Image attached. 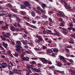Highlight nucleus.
Wrapping results in <instances>:
<instances>
[{
  "instance_id": "obj_1",
  "label": "nucleus",
  "mask_w": 75,
  "mask_h": 75,
  "mask_svg": "<svg viewBox=\"0 0 75 75\" xmlns=\"http://www.w3.org/2000/svg\"><path fill=\"white\" fill-rule=\"evenodd\" d=\"M16 44L18 45L16 46V51H18V52H21V43L20 42V41H16Z\"/></svg>"
},
{
  "instance_id": "obj_2",
  "label": "nucleus",
  "mask_w": 75,
  "mask_h": 75,
  "mask_svg": "<svg viewBox=\"0 0 75 75\" xmlns=\"http://www.w3.org/2000/svg\"><path fill=\"white\" fill-rule=\"evenodd\" d=\"M57 16H59L60 17H62L63 18H68V16H66L64 14V13L62 12H61V11H59V13L57 14Z\"/></svg>"
},
{
  "instance_id": "obj_3",
  "label": "nucleus",
  "mask_w": 75,
  "mask_h": 75,
  "mask_svg": "<svg viewBox=\"0 0 75 75\" xmlns=\"http://www.w3.org/2000/svg\"><path fill=\"white\" fill-rule=\"evenodd\" d=\"M30 67L31 69H32V71H34L37 72H41L40 68H38V69L35 68H33V67H34V66L33 65L30 64Z\"/></svg>"
},
{
  "instance_id": "obj_4",
  "label": "nucleus",
  "mask_w": 75,
  "mask_h": 75,
  "mask_svg": "<svg viewBox=\"0 0 75 75\" xmlns=\"http://www.w3.org/2000/svg\"><path fill=\"white\" fill-rule=\"evenodd\" d=\"M0 65H1L2 68H6L7 67V64L5 62L2 63H1L0 62Z\"/></svg>"
},
{
  "instance_id": "obj_5",
  "label": "nucleus",
  "mask_w": 75,
  "mask_h": 75,
  "mask_svg": "<svg viewBox=\"0 0 75 75\" xmlns=\"http://www.w3.org/2000/svg\"><path fill=\"white\" fill-rule=\"evenodd\" d=\"M40 59L43 62V64H47L48 61L45 59V58H40Z\"/></svg>"
},
{
  "instance_id": "obj_6",
  "label": "nucleus",
  "mask_w": 75,
  "mask_h": 75,
  "mask_svg": "<svg viewBox=\"0 0 75 75\" xmlns=\"http://www.w3.org/2000/svg\"><path fill=\"white\" fill-rule=\"evenodd\" d=\"M62 33L63 34H64L65 35H67L68 34V32L67 30L63 28L62 30Z\"/></svg>"
},
{
  "instance_id": "obj_7",
  "label": "nucleus",
  "mask_w": 75,
  "mask_h": 75,
  "mask_svg": "<svg viewBox=\"0 0 75 75\" xmlns=\"http://www.w3.org/2000/svg\"><path fill=\"white\" fill-rule=\"evenodd\" d=\"M54 31L55 32V33H54V35H57L58 37H59L60 36V33L59 32L57 31V30L56 29H54Z\"/></svg>"
},
{
  "instance_id": "obj_8",
  "label": "nucleus",
  "mask_w": 75,
  "mask_h": 75,
  "mask_svg": "<svg viewBox=\"0 0 75 75\" xmlns=\"http://www.w3.org/2000/svg\"><path fill=\"white\" fill-rule=\"evenodd\" d=\"M23 61H28L29 60V57H23L22 58Z\"/></svg>"
},
{
  "instance_id": "obj_9",
  "label": "nucleus",
  "mask_w": 75,
  "mask_h": 75,
  "mask_svg": "<svg viewBox=\"0 0 75 75\" xmlns=\"http://www.w3.org/2000/svg\"><path fill=\"white\" fill-rule=\"evenodd\" d=\"M36 37V38H38L39 40H40V41H42L43 40V38L41 37V36H39L38 35H37Z\"/></svg>"
},
{
  "instance_id": "obj_10",
  "label": "nucleus",
  "mask_w": 75,
  "mask_h": 75,
  "mask_svg": "<svg viewBox=\"0 0 75 75\" xmlns=\"http://www.w3.org/2000/svg\"><path fill=\"white\" fill-rule=\"evenodd\" d=\"M25 6H31V4L28 1H24L23 2Z\"/></svg>"
},
{
  "instance_id": "obj_11",
  "label": "nucleus",
  "mask_w": 75,
  "mask_h": 75,
  "mask_svg": "<svg viewBox=\"0 0 75 75\" xmlns=\"http://www.w3.org/2000/svg\"><path fill=\"white\" fill-rule=\"evenodd\" d=\"M73 24L71 23L69 25V27H68L67 28L68 30H69V31H71V29H72V28H73Z\"/></svg>"
},
{
  "instance_id": "obj_12",
  "label": "nucleus",
  "mask_w": 75,
  "mask_h": 75,
  "mask_svg": "<svg viewBox=\"0 0 75 75\" xmlns=\"http://www.w3.org/2000/svg\"><path fill=\"white\" fill-rule=\"evenodd\" d=\"M2 43L3 47L7 49V47H8V44L7 43H5V42H3Z\"/></svg>"
},
{
  "instance_id": "obj_13",
  "label": "nucleus",
  "mask_w": 75,
  "mask_h": 75,
  "mask_svg": "<svg viewBox=\"0 0 75 75\" xmlns=\"http://www.w3.org/2000/svg\"><path fill=\"white\" fill-rule=\"evenodd\" d=\"M26 67L28 68V71H29V72H30V73H32V71L30 69L31 68V67H30V64H28L26 65Z\"/></svg>"
},
{
  "instance_id": "obj_14",
  "label": "nucleus",
  "mask_w": 75,
  "mask_h": 75,
  "mask_svg": "<svg viewBox=\"0 0 75 75\" xmlns=\"http://www.w3.org/2000/svg\"><path fill=\"white\" fill-rule=\"evenodd\" d=\"M67 3H65V7L66 8V9H68V8L69 9H70L71 8V7L69 5H68L67 6Z\"/></svg>"
},
{
  "instance_id": "obj_15",
  "label": "nucleus",
  "mask_w": 75,
  "mask_h": 75,
  "mask_svg": "<svg viewBox=\"0 0 75 75\" xmlns=\"http://www.w3.org/2000/svg\"><path fill=\"white\" fill-rule=\"evenodd\" d=\"M41 6H42V8H43V9H44H44H45V8L46 7H47V5H46V4H45L42 3Z\"/></svg>"
},
{
  "instance_id": "obj_16",
  "label": "nucleus",
  "mask_w": 75,
  "mask_h": 75,
  "mask_svg": "<svg viewBox=\"0 0 75 75\" xmlns=\"http://www.w3.org/2000/svg\"><path fill=\"white\" fill-rule=\"evenodd\" d=\"M20 6L21 8V9H24V8H25V7H26V6H25L24 4L21 5Z\"/></svg>"
},
{
  "instance_id": "obj_17",
  "label": "nucleus",
  "mask_w": 75,
  "mask_h": 75,
  "mask_svg": "<svg viewBox=\"0 0 75 75\" xmlns=\"http://www.w3.org/2000/svg\"><path fill=\"white\" fill-rule=\"evenodd\" d=\"M70 41H69V43L70 44H74V40L73 39H70Z\"/></svg>"
},
{
  "instance_id": "obj_18",
  "label": "nucleus",
  "mask_w": 75,
  "mask_h": 75,
  "mask_svg": "<svg viewBox=\"0 0 75 75\" xmlns=\"http://www.w3.org/2000/svg\"><path fill=\"white\" fill-rule=\"evenodd\" d=\"M7 6L9 8H13V6L11 5V4L10 3L8 4Z\"/></svg>"
},
{
  "instance_id": "obj_19",
  "label": "nucleus",
  "mask_w": 75,
  "mask_h": 75,
  "mask_svg": "<svg viewBox=\"0 0 75 75\" xmlns=\"http://www.w3.org/2000/svg\"><path fill=\"white\" fill-rule=\"evenodd\" d=\"M31 15L33 17H35V13L34 11L31 12Z\"/></svg>"
},
{
  "instance_id": "obj_20",
  "label": "nucleus",
  "mask_w": 75,
  "mask_h": 75,
  "mask_svg": "<svg viewBox=\"0 0 75 75\" xmlns=\"http://www.w3.org/2000/svg\"><path fill=\"white\" fill-rule=\"evenodd\" d=\"M57 66L59 67H62V63L60 62H58L57 63Z\"/></svg>"
},
{
  "instance_id": "obj_21",
  "label": "nucleus",
  "mask_w": 75,
  "mask_h": 75,
  "mask_svg": "<svg viewBox=\"0 0 75 75\" xmlns=\"http://www.w3.org/2000/svg\"><path fill=\"white\" fill-rule=\"evenodd\" d=\"M29 27H31L32 28H35V29H37V26L32 25H30L29 26Z\"/></svg>"
},
{
  "instance_id": "obj_22",
  "label": "nucleus",
  "mask_w": 75,
  "mask_h": 75,
  "mask_svg": "<svg viewBox=\"0 0 75 75\" xmlns=\"http://www.w3.org/2000/svg\"><path fill=\"white\" fill-rule=\"evenodd\" d=\"M47 52L48 54H50V53L52 52V50L49 49L47 50Z\"/></svg>"
},
{
  "instance_id": "obj_23",
  "label": "nucleus",
  "mask_w": 75,
  "mask_h": 75,
  "mask_svg": "<svg viewBox=\"0 0 75 75\" xmlns=\"http://www.w3.org/2000/svg\"><path fill=\"white\" fill-rule=\"evenodd\" d=\"M11 28H10V30L11 31H14V30H15L14 28L15 27H14L13 25H11Z\"/></svg>"
},
{
  "instance_id": "obj_24",
  "label": "nucleus",
  "mask_w": 75,
  "mask_h": 75,
  "mask_svg": "<svg viewBox=\"0 0 75 75\" xmlns=\"http://www.w3.org/2000/svg\"><path fill=\"white\" fill-rule=\"evenodd\" d=\"M64 65L67 66V65H71V63H70L68 62H67L66 63H64Z\"/></svg>"
},
{
  "instance_id": "obj_25",
  "label": "nucleus",
  "mask_w": 75,
  "mask_h": 75,
  "mask_svg": "<svg viewBox=\"0 0 75 75\" xmlns=\"http://www.w3.org/2000/svg\"><path fill=\"white\" fill-rule=\"evenodd\" d=\"M70 71L71 72V75H75V70L73 71L71 69L70 70Z\"/></svg>"
},
{
  "instance_id": "obj_26",
  "label": "nucleus",
  "mask_w": 75,
  "mask_h": 75,
  "mask_svg": "<svg viewBox=\"0 0 75 75\" xmlns=\"http://www.w3.org/2000/svg\"><path fill=\"white\" fill-rule=\"evenodd\" d=\"M42 14V18H47V16H46L44 14Z\"/></svg>"
},
{
  "instance_id": "obj_27",
  "label": "nucleus",
  "mask_w": 75,
  "mask_h": 75,
  "mask_svg": "<svg viewBox=\"0 0 75 75\" xmlns=\"http://www.w3.org/2000/svg\"><path fill=\"white\" fill-rule=\"evenodd\" d=\"M26 75H29L30 74V71H29V70H26Z\"/></svg>"
},
{
  "instance_id": "obj_28",
  "label": "nucleus",
  "mask_w": 75,
  "mask_h": 75,
  "mask_svg": "<svg viewBox=\"0 0 75 75\" xmlns=\"http://www.w3.org/2000/svg\"><path fill=\"white\" fill-rule=\"evenodd\" d=\"M64 23H65V22L63 21L60 23V26H61V27H65V25L64 24Z\"/></svg>"
},
{
  "instance_id": "obj_29",
  "label": "nucleus",
  "mask_w": 75,
  "mask_h": 75,
  "mask_svg": "<svg viewBox=\"0 0 75 75\" xmlns=\"http://www.w3.org/2000/svg\"><path fill=\"white\" fill-rule=\"evenodd\" d=\"M59 59L61 60H65V57L62 56H60Z\"/></svg>"
},
{
  "instance_id": "obj_30",
  "label": "nucleus",
  "mask_w": 75,
  "mask_h": 75,
  "mask_svg": "<svg viewBox=\"0 0 75 75\" xmlns=\"http://www.w3.org/2000/svg\"><path fill=\"white\" fill-rule=\"evenodd\" d=\"M1 38L3 41H4V40H6V38L4 36L3 37L2 36H1Z\"/></svg>"
},
{
  "instance_id": "obj_31",
  "label": "nucleus",
  "mask_w": 75,
  "mask_h": 75,
  "mask_svg": "<svg viewBox=\"0 0 75 75\" xmlns=\"http://www.w3.org/2000/svg\"><path fill=\"white\" fill-rule=\"evenodd\" d=\"M52 50L54 52H58V49L54 48V49H53Z\"/></svg>"
},
{
  "instance_id": "obj_32",
  "label": "nucleus",
  "mask_w": 75,
  "mask_h": 75,
  "mask_svg": "<svg viewBox=\"0 0 75 75\" xmlns=\"http://www.w3.org/2000/svg\"><path fill=\"white\" fill-rule=\"evenodd\" d=\"M53 72L54 74H55V75H57V72H59V70H54V71Z\"/></svg>"
},
{
  "instance_id": "obj_33",
  "label": "nucleus",
  "mask_w": 75,
  "mask_h": 75,
  "mask_svg": "<svg viewBox=\"0 0 75 75\" xmlns=\"http://www.w3.org/2000/svg\"><path fill=\"white\" fill-rule=\"evenodd\" d=\"M16 19L17 20H18V22H19V23H21V19L20 18L18 17H17L16 18Z\"/></svg>"
},
{
  "instance_id": "obj_34",
  "label": "nucleus",
  "mask_w": 75,
  "mask_h": 75,
  "mask_svg": "<svg viewBox=\"0 0 75 75\" xmlns=\"http://www.w3.org/2000/svg\"><path fill=\"white\" fill-rule=\"evenodd\" d=\"M18 71V70L17 69H13V72L14 74H16V72H17V71Z\"/></svg>"
},
{
  "instance_id": "obj_35",
  "label": "nucleus",
  "mask_w": 75,
  "mask_h": 75,
  "mask_svg": "<svg viewBox=\"0 0 75 75\" xmlns=\"http://www.w3.org/2000/svg\"><path fill=\"white\" fill-rule=\"evenodd\" d=\"M37 9L39 10V11H40L41 10V7L39 6H37Z\"/></svg>"
},
{
  "instance_id": "obj_36",
  "label": "nucleus",
  "mask_w": 75,
  "mask_h": 75,
  "mask_svg": "<svg viewBox=\"0 0 75 75\" xmlns=\"http://www.w3.org/2000/svg\"><path fill=\"white\" fill-rule=\"evenodd\" d=\"M13 55L16 57H18V54L17 52H15V54H13Z\"/></svg>"
},
{
  "instance_id": "obj_37",
  "label": "nucleus",
  "mask_w": 75,
  "mask_h": 75,
  "mask_svg": "<svg viewBox=\"0 0 75 75\" xmlns=\"http://www.w3.org/2000/svg\"><path fill=\"white\" fill-rule=\"evenodd\" d=\"M65 51H66V52H69V49L67 48H65Z\"/></svg>"
},
{
  "instance_id": "obj_38",
  "label": "nucleus",
  "mask_w": 75,
  "mask_h": 75,
  "mask_svg": "<svg viewBox=\"0 0 75 75\" xmlns=\"http://www.w3.org/2000/svg\"><path fill=\"white\" fill-rule=\"evenodd\" d=\"M59 73H60V74H64V71H60L59 70Z\"/></svg>"
},
{
  "instance_id": "obj_39",
  "label": "nucleus",
  "mask_w": 75,
  "mask_h": 75,
  "mask_svg": "<svg viewBox=\"0 0 75 75\" xmlns=\"http://www.w3.org/2000/svg\"><path fill=\"white\" fill-rule=\"evenodd\" d=\"M10 73L9 74V75H14L13 71L12 72L11 71H9Z\"/></svg>"
},
{
  "instance_id": "obj_40",
  "label": "nucleus",
  "mask_w": 75,
  "mask_h": 75,
  "mask_svg": "<svg viewBox=\"0 0 75 75\" xmlns=\"http://www.w3.org/2000/svg\"><path fill=\"white\" fill-rule=\"evenodd\" d=\"M47 47L45 46H42V49L43 50H45V49H47Z\"/></svg>"
},
{
  "instance_id": "obj_41",
  "label": "nucleus",
  "mask_w": 75,
  "mask_h": 75,
  "mask_svg": "<svg viewBox=\"0 0 75 75\" xmlns=\"http://www.w3.org/2000/svg\"><path fill=\"white\" fill-rule=\"evenodd\" d=\"M31 59L33 60H37L38 59V58L37 57H33L31 58Z\"/></svg>"
},
{
  "instance_id": "obj_42",
  "label": "nucleus",
  "mask_w": 75,
  "mask_h": 75,
  "mask_svg": "<svg viewBox=\"0 0 75 75\" xmlns=\"http://www.w3.org/2000/svg\"><path fill=\"white\" fill-rule=\"evenodd\" d=\"M20 13L22 14V15H24L25 14V12L23 11H20Z\"/></svg>"
},
{
  "instance_id": "obj_43",
  "label": "nucleus",
  "mask_w": 75,
  "mask_h": 75,
  "mask_svg": "<svg viewBox=\"0 0 75 75\" xmlns=\"http://www.w3.org/2000/svg\"><path fill=\"white\" fill-rule=\"evenodd\" d=\"M36 11L37 12V13L38 14H40V15H41V13L40 11H39L38 10H36Z\"/></svg>"
},
{
  "instance_id": "obj_44",
  "label": "nucleus",
  "mask_w": 75,
  "mask_h": 75,
  "mask_svg": "<svg viewBox=\"0 0 75 75\" xmlns=\"http://www.w3.org/2000/svg\"><path fill=\"white\" fill-rule=\"evenodd\" d=\"M31 64H36V62L34 61H33L31 62Z\"/></svg>"
},
{
  "instance_id": "obj_45",
  "label": "nucleus",
  "mask_w": 75,
  "mask_h": 75,
  "mask_svg": "<svg viewBox=\"0 0 75 75\" xmlns=\"http://www.w3.org/2000/svg\"><path fill=\"white\" fill-rule=\"evenodd\" d=\"M32 6L31 4V6L28 5V6H27V8H28L29 9H31L32 8L31 7V6Z\"/></svg>"
},
{
  "instance_id": "obj_46",
  "label": "nucleus",
  "mask_w": 75,
  "mask_h": 75,
  "mask_svg": "<svg viewBox=\"0 0 75 75\" xmlns=\"http://www.w3.org/2000/svg\"><path fill=\"white\" fill-rule=\"evenodd\" d=\"M59 20L60 22H64V21H63V20H62V18H59Z\"/></svg>"
},
{
  "instance_id": "obj_47",
  "label": "nucleus",
  "mask_w": 75,
  "mask_h": 75,
  "mask_svg": "<svg viewBox=\"0 0 75 75\" xmlns=\"http://www.w3.org/2000/svg\"><path fill=\"white\" fill-rule=\"evenodd\" d=\"M1 29H3V30H6V29H7V28L6 27V26H5V27H4V26L2 27L1 28Z\"/></svg>"
},
{
  "instance_id": "obj_48",
  "label": "nucleus",
  "mask_w": 75,
  "mask_h": 75,
  "mask_svg": "<svg viewBox=\"0 0 75 75\" xmlns=\"http://www.w3.org/2000/svg\"><path fill=\"white\" fill-rule=\"evenodd\" d=\"M48 20H49V21H50V22H52V23H53V22L52 21V19H51L50 18H48Z\"/></svg>"
},
{
  "instance_id": "obj_49",
  "label": "nucleus",
  "mask_w": 75,
  "mask_h": 75,
  "mask_svg": "<svg viewBox=\"0 0 75 75\" xmlns=\"http://www.w3.org/2000/svg\"><path fill=\"white\" fill-rule=\"evenodd\" d=\"M49 69H53L54 68H55V67L54 66H50L49 67Z\"/></svg>"
},
{
  "instance_id": "obj_50",
  "label": "nucleus",
  "mask_w": 75,
  "mask_h": 75,
  "mask_svg": "<svg viewBox=\"0 0 75 75\" xmlns=\"http://www.w3.org/2000/svg\"><path fill=\"white\" fill-rule=\"evenodd\" d=\"M66 48H72V47L69 45L68 46L66 47Z\"/></svg>"
},
{
  "instance_id": "obj_51",
  "label": "nucleus",
  "mask_w": 75,
  "mask_h": 75,
  "mask_svg": "<svg viewBox=\"0 0 75 75\" xmlns=\"http://www.w3.org/2000/svg\"><path fill=\"white\" fill-rule=\"evenodd\" d=\"M42 13H45V12L44 10H42V9L40 11Z\"/></svg>"
},
{
  "instance_id": "obj_52",
  "label": "nucleus",
  "mask_w": 75,
  "mask_h": 75,
  "mask_svg": "<svg viewBox=\"0 0 75 75\" xmlns=\"http://www.w3.org/2000/svg\"><path fill=\"white\" fill-rule=\"evenodd\" d=\"M5 25H6L5 26V27H6V29H8V25H9L7 24V23H6Z\"/></svg>"
},
{
  "instance_id": "obj_53",
  "label": "nucleus",
  "mask_w": 75,
  "mask_h": 75,
  "mask_svg": "<svg viewBox=\"0 0 75 75\" xmlns=\"http://www.w3.org/2000/svg\"><path fill=\"white\" fill-rule=\"evenodd\" d=\"M23 37L25 39L26 38V37H27V35L26 34H24V35L23 36Z\"/></svg>"
},
{
  "instance_id": "obj_54",
  "label": "nucleus",
  "mask_w": 75,
  "mask_h": 75,
  "mask_svg": "<svg viewBox=\"0 0 75 75\" xmlns=\"http://www.w3.org/2000/svg\"><path fill=\"white\" fill-rule=\"evenodd\" d=\"M12 16V15L11 14H8L7 15V16H8V17H10L11 18V16Z\"/></svg>"
},
{
  "instance_id": "obj_55",
  "label": "nucleus",
  "mask_w": 75,
  "mask_h": 75,
  "mask_svg": "<svg viewBox=\"0 0 75 75\" xmlns=\"http://www.w3.org/2000/svg\"><path fill=\"white\" fill-rule=\"evenodd\" d=\"M43 34L44 35H45V34H46V31H45V30H44L43 31Z\"/></svg>"
},
{
  "instance_id": "obj_56",
  "label": "nucleus",
  "mask_w": 75,
  "mask_h": 75,
  "mask_svg": "<svg viewBox=\"0 0 75 75\" xmlns=\"http://www.w3.org/2000/svg\"><path fill=\"white\" fill-rule=\"evenodd\" d=\"M6 34L7 35H8V36H11V34H10V33H6Z\"/></svg>"
},
{
  "instance_id": "obj_57",
  "label": "nucleus",
  "mask_w": 75,
  "mask_h": 75,
  "mask_svg": "<svg viewBox=\"0 0 75 75\" xmlns=\"http://www.w3.org/2000/svg\"><path fill=\"white\" fill-rule=\"evenodd\" d=\"M70 36H71V37H74L75 36V34H72Z\"/></svg>"
},
{
  "instance_id": "obj_58",
  "label": "nucleus",
  "mask_w": 75,
  "mask_h": 75,
  "mask_svg": "<svg viewBox=\"0 0 75 75\" xmlns=\"http://www.w3.org/2000/svg\"><path fill=\"white\" fill-rule=\"evenodd\" d=\"M6 15L5 13H0V16H4Z\"/></svg>"
},
{
  "instance_id": "obj_59",
  "label": "nucleus",
  "mask_w": 75,
  "mask_h": 75,
  "mask_svg": "<svg viewBox=\"0 0 75 75\" xmlns=\"http://www.w3.org/2000/svg\"><path fill=\"white\" fill-rule=\"evenodd\" d=\"M24 47L25 48H28V46H27V44H26L25 46H24Z\"/></svg>"
},
{
  "instance_id": "obj_60",
  "label": "nucleus",
  "mask_w": 75,
  "mask_h": 75,
  "mask_svg": "<svg viewBox=\"0 0 75 75\" xmlns=\"http://www.w3.org/2000/svg\"><path fill=\"white\" fill-rule=\"evenodd\" d=\"M22 43L24 45H27V43L24 41H23Z\"/></svg>"
},
{
  "instance_id": "obj_61",
  "label": "nucleus",
  "mask_w": 75,
  "mask_h": 75,
  "mask_svg": "<svg viewBox=\"0 0 75 75\" xmlns=\"http://www.w3.org/2000/svg\"><path fill=\"white\" fill-rule=\"evenodd\" d=\"M72 30L73 31H75V28H73H73L71 29V30Z\"/></svg>"
},
{
  "instance_id": "obj_62",
  "label": "nucleus",
  "mask_w": 75,
  "mask_h": 75,
  "mask_svg": "<svg viewBox=\"0 0 75 75\" xmlns=\"http://www.w3.org/2000/svg\"><path fill=\"white\" fill-rule=\"evenodd\" d=\"M49 25H50V26H52V23L49 22Z\"/></svg>"
},
{
  "instance_id": "obj_63",
  "label": "nucleus",
  "mask_w": 75,
  "mask_h": 75,
  "mask_svg": "<svg viewBox=\"0 0 75 75\" xmlns=\"http://www.w3.org/2000/svg\"><path fill=\"white\" fill-rule=\"evenodd\" d=\"M28 44H29V45H33V43H32V42H30V43H28Z\"/></svg>"
},
{
  "instance_id": "obj_64",
  "label": "nucleus",
  "mask_w": 75,
  "mask_h": 75,
  "mask_svg": "<svg viewBox=\"0 0 75 75\" xmlns=\"http://www.w3.org/2000/svg\"><path fill=\"white\" fill-rule=\"evenodd\" d=\"M48 13L50 14H53V12L52 11H49Z\"/></svg>"
}]
</instances>
